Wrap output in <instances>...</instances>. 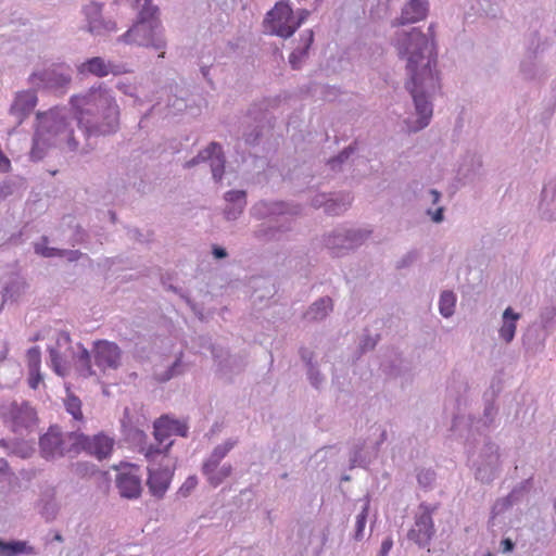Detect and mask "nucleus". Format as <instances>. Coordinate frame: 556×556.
I'll use <instances>...</instances> for the list:
<instances>
[{
  "label": "nucleus",
  "instance_id": "nucleus-6",
  "mask_svg": "<svg viewBox=\"0 0 556 556\" xmlns=\"http://www.w3.org/2000/svg\"><path fill=\"white\" fill-rule=\"evenodd\" d=\"M1 417L14 433L23 435L37 426V413L27 402H9L1 406Z\"/></svg>",
  "mask_w": 556,
  "mask_h": 556
},
{
  "label": "nucleus",
  "instance_id": "nucleus-4",
  "mask_svg": "<svg viewBox=\"0 0 556 556\" xmlns=\"http://www.w3.org/2000/svg\"><path fill=\"white\" fill-rule=\"evenodd\" d=\"M159 9L154 5H142L135 25L124 35L127 43L152 47L155 50L165 48L163 28L157 16Z\"/></svg>",
  "mask_w": 556,
  "mask_h": 556
},
{
  "label": "nucleus",
  "instance_id": "nucleus-33",
  "mask_svg": "<svg viewBox=\"0 0 556 556\" xmlns=\"http://www.w3.org/2000/svg\"><path fill=\"white\" fill-rule=\"evenodd\" d=\"M392 546H393V541L391 538H387L386 540H383L381 543L379 556H387L388 553L391 551Z\"/></svg>",
  "mask_w": 556,
  "mask_h": 556
},
{
  "label": "nucleus",
  "instance_id": "nucleus-34",
  "mask_svg": "<svg viewBox=\"0 0 556 556\" xmlns=\"http://www.w3.org/2000/svg\"><path fill=\"white\" fill-rule=\"evenodd\" d=\"M11 168L10 160L0 150V173H8Z\"/></svg>",
  "mask_w": 556,
  "mask_h": 556
},
{
  "label": "nucleus",
  "instance_id": "nucleus-31",
  "mask_svg": "<svg viewBox=\"0 0 556 556\" xmlns=\"http://www.w3.org/2000/svg\"><path fill=\"white\" fill-rule=\"evenodd\" d=\"M42 81H46L47 85L49 86H63L65 84H68L71 78L68 75H59V77L56 79H52L50 77H43V78H40Z\"/></svg>",
  "mask_w": 556,
  "mask_h": 556
},
{
  "label": "nucleus",
  "instance_id": "nucleus-13",
  "mask_svg": "<svg viewBox=\"0 0 556 556\" xmlns=\"http://www.w3.org/2000/svg\"><path fill=\"white\" fill-rule=\"evenodd\" d=\"M119 494L126 498H136L141 493V479L137 465H127L116 477Z\"/></svg>",
  "mask_w": 556,
  "mask_h": 556
},
{
  "label": "nucleus",
  "instance_id": "nucleus-16",
  "mask_svg": "<svg viewBox=\"0 0 556 556\" xmlns=\"http://www.w3.org/2000/svg\"><path fill=\"white\" fill-rule=\"evenodd\" d=\"M149 477H148V486L150 492L157 497H162L167 491L170 480H172V471L168 467H159L154 468L150 466L148 468Z\"/></svg>",
  "mask_w": 556,
  "mask_h": 556
},
{
  "label": "nucleus",
  "instance_id": "nucleus-14",
  "mask_svg": "<svg viewBox=\"0 0 556 556\" xmlns=\"http://www.w3.org/2000/svg\"><path fill=\"white\" fill-rule=\"evenodd\" d=\"M200 161H210L213 177L216 180L222 179L225 168V159L220 144L212 142L205 150L201 151L195 159L187 163V165H194Z\"/></svg>",
  "mask_w": 556,
  "mask_h": 556
},
{
  "label": "nucleus",
  "instance_id": "nucleus-5",
  "mask_svg": "<svg viewBox=\"0 0 556 556\" xmlns=\"http://www.w3.org/2000/svg\"><path fill=\"white\" fill-rule=\"evenodd\" d=\"M188 426L186 422L172 419L168 416H162L154 421V438L157 446L149 445L141 447L140 452L143 453L148 462L160 459L161 464L167 459L166 453L173 444L170 438L173 435L187 437Z\"/></svg>",
  "mask_w": 556,
  "mask_h": 556
},
{
  "label": "nucleus",
  "instance_id": "nucleus-17",
  "mask_svg": "<svg viewBox=\"0 0 556 556\" xmlns=\"http://www.w3.org/2000/svg\"><path fill=\"white\" fill-rule=\"evenodd\" d=\"M429 10L427 0H410L402 10L399 24H412L426 18Z\"/></svg>",
  "mask_w": 556,
  "mask_h": 556
},
{
  "label": "nucleus",
  "instance_id": "nucleus-46",
  "mask_svg": "<svg viewBox=\"0 0 556 556\" xmlns=\"http://www.w3.org/2000/svg\"><path fill=\"white\" fill-rule=\"evenodd\" d=\"M329 213H333V214H338L339 212L338 211H334L331 208V205H327V208H326Z\"/></svg>",
  "mask_w": 556,
  "mask_h": 556
},
{
  "label": "nucleus",
  "instance_id": "nucleus-37",
  "mask_svg": "<svg viewBox=\"0 0 556 556\" xmlns=\"http://www.w3.org/2000/svg\"><path fill=\"white\" fill-rule=\"evenodd\" d=\"M309 11L307 10H301L298 14V18H294V23H299V27L301 24L308 17Z\"/></svg>",
  "mask_w": 556,
  "mask_h": 556
},
{
  "label": "nucleus",
  "instance_id": "nucleus-25",
  "mask_svg": "<svg viewBox=\"0 0 556 556\" xmlns=\"http://www.w3.org/2000/svg\"><path fill=\"white\" fill-rule=\"evenodd\" d=\"M64 404L67 413L71 414L75 420L81 421L84 419L81 401L77 396L68 393Z\"/></svg>",
  "mask_w": 556,
  "mask_h": 556
},
{
  "label": "nucleus",
  "instance_id": "nucleus-18",
  "mask_svg": "<svg viewBox=\"0 0 556 556\" xmlns=\"http://www.w3.org/2000/svg\"><path fill=\"white\" fill-rule=\"evenodd\" d=\"M37 104V97L33 91H22L16 94V98L11 106V113L16 115L18 123L30 114Z\"/></svg>",
  "mask_w": 556,
  "mask_h": 556
},
{
  "label": "nucleus",
  "instance_id": "nucleus-36",
  "mask_svg": "<svg viewBox=\"0 0 556 556\" xmlns=\"http://www.w3.org/2000/svg\"><path fill=\"white\" fill-rule=\"evenodd\" d=\"M503 553H508L514 549V543L510 539H504L501 543Z\"/></svg>",
  "mask_w": 556,
  "mask_h": 556
},
{
  "label": "nucleus",
  "instance_id": "nucleus-21",
  "mask_svg": "<svg viewBox=\"0 0 556 556\" xmlns=\"http://www.w3.org/2000/svg\"><path fill=\"white\" fill-rule=\"evenodd\" d=\"M330 311H332V300L330 298H323L313 303L305 313V317L309 320H319L325 318Z\"/></svg>",
  "mask_w": 556,
  "mask_h": 556
},
{
  "label": "nucleus",
  "instance_id": "nucleus-49",
  "mask_svg": "<svg viewBox=\"0 0 556 556\" xmlns=\"http://www.w3.org/2000/svg\"><path fill=\"white\" fill-rule=\"evenodd\" d=\"M429 31H430L431 34H432V31H434V28H433V26H432V25H430V27H429Z\"/></svg>",
  "mask_w": 556,
  "mask_h": 556
},
{
  "label": "nucleus",
  "instance_id": "nucleus-7",
  "mask_svg": "<svg viewBox=\"0 0 556 556\" xmlns=\"http://www.w3.org/2000/svg\"><path fill=\"white\" fill-rule=\"evenodd\" d=\"M77 432L63 433L58 426H51L39 439L40 454L46 459H54L66 455L75 456L72 437Z\"/></svg>",
  "mask_w": 556,
  "mask_h": 556
},
{
  "label": "nucleus",
  "instance_id": "nucleus-2",
  "mask_svg": "<svg viewBox=\"0 0 556 556\" xmlns=\"http://www.w3.org/2000/svg\"><path fill=\"white\" fill-rule=\"evenodd\" d=\"M78 124L88 132L109 134L118 124L119 110L111 91L101 85L71 99Z\"/></svg>",
  "mask_w": 556,
  "mask_h": 556
},
{
  "label": "nucleus",
  "instance_id": "nucleus-9",
  "mask_svg": "<svg viewBox=\"0 0 556 556\" xmlns=\"http://www.w3.org/2000/svg\"><path fill=\"white\" fill-rule=\"evenodd\" d=\"M266 22L273 34L283 38L291 37L299 28V23H294L292 8L283 1L276 3L268 12Z\"/></svg>",
  "mask_w": 556,
  "mask_h": 556
},
{
  "label": "nucleus",
  "instance_id": "nucleus-8",
  "mask_svg": "<svg viewBox=\"0 0 556 556\" xmlns=\"http://www.w3.org/2000/svg\"><path fill=\"white\" fill-rule=\"evenodd\" d=\"M72 440H74L72 446H74L76 455L85 452L99 460L108 458L112 454L115 444V440L103 432L92 437L77 432V435L72 437Z\"/></svg>",
  "mask_w": 556,
  "mask_h": 556
},
{
  "label": "nucleus",
  "instance_id": "nucleus-20",
  "mask_svg": "<svg viewBox=\"0 0 556 556\" xmlns=\"http://www.w3.org/2000/svg\"><path fill=\"white\" fill-rule=\"evenodd\" d=\"M519 314L513 312L510 307L506 308L503 314V325L500 329V336L506 342H510L516 332V321L519 319Z\"/></svg>",
  "mask_w": 556,
  "mask_h": 556
},
{
  "label": "nucleus",
  "instance_id": "nucleus-26",
  "mask_svg": "<svg viewBox=\"0 0 556 556\" xmlns=\"http://www.w3.org/2000/svg\"><path fill=\"white\" fill-rule=\"evenodd\" d=\"M28 370H37L41 367V351L39 346L30 348L26 353Z\"/></svg>",
  "mask_w": 556,
  "mask_h": 556
},
{
  "label": "nucleus",
  "instance_id": "nucleus-27",
  "mask_svg": "<svg viewBox=\"0 0 556 556\" xmlns=\"http://www.w3.org/2000/svg\"><path fill=\"white\" fill-rule=\"evenodd\" d=\"M204 472L205 475L208 476V480L211 482V484H213L214 486L218 485L225 478H227L230 472H231V468L230 466L228 467H223L218 473H211L210 471V465L208 464H205L204 465Z\"/></svg>",
  "mask_w": 556,
  "mask_h": 556
},
{
  "label": "nucleus",
  "instance_id": "nucleus-45",
  "mask_svg": "<svg viewBox=\"0 0 556 556\" xmlns=\"http://www.w3.org/2000/svg\"><path fill=\"white\" fill-rule=\"evenodd\" d=\"M8 351H3L0 353V362L4 361L7 358Z\"/></svg>",
  "mask_w": 556,
  "mask_h": 556
},
{
  "label": "nucleus",
  "instance_id": "nucleus-40",
  "mask_svg": "<svg viewBox=\"0 0 556 556\" xmlns=\"http://www.w3.org/2000/svg\"><path fill=\"white\" fill-rule=\"evenodd\" d=\"M290 63L292 65L293 68H298L299 65H298V55L295 52H292L291 55H290Z\"/></svg>",
  "mask_w": 556,
  "mask_h": 556
},
{
  "label": "nucleus",
  "instance_id": "nucleus-23",
  "mask_svg": "<svg viewBox=\"0 0 556 556\" xmlns=\"http://www.w3.org/2000/svg\"><path fill=\"white\" fill-rule=\"evenodd\" d=\"M26 283L20 280H13L8 283L2 291V300L3 302H13L16 301L22 293L24 292Z\"/></svg>",
  "mask_w": 556,
  "mask_h": 556
},
{
  "label": "nucleus",
  "instance_id": "nucleus-22",
  "mask_svg": "<svg viewBox=\"0 0 556 556\" xmlns=\"http://www.w3.org/2000/svg\"><path fill=\"white\" fill-rule=\"evenodd\" d=\"M79 352L76 356L77 359V370L79 375L83 377H90L94 375V371L91 366V356L89 351L84 348L81 344H78Z\"/></svg>",
  "mask_w": 556,
  "mask_h": 556
},
{
  "label": "nucleus",
  "instance_id": "nucleus-38",
  "mask_svg": "<svg viewBox=\"0 0 556 556\" xmlns=\"http://www.w3.org/2000/svg\"><path fill=\"white\" fill-rule=\"evenodd\" d=\"M213 254H214L215 257L222 258V257L226 256V251L223 248L214 247Z\"/></svg>",
  "mask_w": 556,
  "mask_h": 556
},
{
  "label": "nucleus",
  "instance_id": "nucleus-42",
  "mask_svg": "<svg viewBox=\"0 0 556 556\" xmlns=\"http://www.w3.org/2000/svg\"><path fill=\"white\" fill-rule=\"evenodd\" d=\"M431 194H432V202L433 203H438L439 202V199H440V193L437 191V190H431Z\"/></svg>",
  "mask_w": 556,
  "mask_h": 556
},
{
  "label": "nucleus",
  "instance_id": "nucleus-30",
  "mask_svg": "<svg viewBox=\"0 0 556 556\" xmlns=\"http://www.w3.org/2000/svg\"><path fill=\"white\" fill-rule=\"evenodd\" d=\"M29 377H28V386L31 389H37L38 386L42 381V376L40 374V369L37 370H28Z\"/></svg>",
  "mask_w": 556,
  "mask_h": 556
},
{
  "label": "nucleus",
  "instance_id": "nucleus-39",
  "mask_svg": "<svg viewBox=\"0 0 556 556\" xmlns=\"http://www.w3.org/2000/svg\"><path fill=\"white\" fill-rule=\"evenodd\" d=\"M432 219L435 222V223H439L443 219V208L440 207L437 210V212L434 213Z\"/></svg>",
  "mask_w": 556,
  "mask_h": 556
},
{
  "label": "nucleus",
  "instance_id": "nucleus-29",
  "mask_svg": "<svg viewBox=\"0 0 556 556\" xmlns=\"http://www.w3.org/2000/svg\"><path fill=\"white\" fill-rule=\"evenodd\" d=\"M0 547L4 551H10L13 554L31 552V548H27L26 543L24 542H14L10 544L0 542Z\"/></svg>",
  "mask_w": 556,
  "mask_h": 556
},
{
  "label": "nucleus",
  "instance_id": "nucleus-15",
  "mask_svg": "<svg viewBox=\"0 0 556 556\" xmlns=\"http://www.w3.org/2000/svg\"><path fill=\"white\" fill-rule=\"evenodd\" d=\"M80 74H91L97 77H105L110 74L121 75L124 71L118 65H114L111 62H105L100 56L88 59L86 62L78 66Z\"/></svg>",
  "mask_w": 556,
  "mask_h": 556
},
{
  "label": "nucleus",
  "instance_id": "nucleus-19",
  "mask_svg": "<svg viewBox=\"0 0 556 556\" xmlns=\"http://www.w3.org/2000/svg\"><path fill=\"white\" fill-rule=\"evenodd\" d=\"M225 199L229 203H235L233 207H227L225 215L227 219H236L245 205V192L241 190L228 191Z\"/></svg>",
  "mask_w": 556,
  "mask_h": 556
},
{
  "label": "nucleus",
  "instance_id": "nucleus-10",
  "mask_svg": "<svg viewBox=\"0 0 556 556\" xmlns=\"http://www.w3.org/2000/svg\"><path fill=\"white\" fill-rule=\"evenodd\" d=\"M67 352H73L71 336L67 331H60L55 346L49 349L50 366L58 376L65 377L70 371Z\"/></svg>",
  "mask_w": 556,
  "mask_h": 556
},
{
  "label": "nucleus",
  "instance_id": "nucleus-24",
  "mask_svg": "<svg viewBox=\"0 0 556 556\" xmlns=\"http://www.w3.org/2000/svg\"><path fill=\"white\" fill-rule=\"evenodd\" d=\"M456 296L451 291H444L440 296L439 309L444 317H450L454 313Z\"/></svg>",
  "mask_w": 556,
  "mask_h": 556
},
{
  "label": "nucleus",
  "instance_id": "nucleus-32",
  "mask_svg": "<svg viewBox=\"0 0 556 556\" xmlns=\"http://www.w3.org/2000/svg\"><path fill=\"white\" fill-rule=\"evenodd\" d=\"M231 447H232V444H229V445H226V446H218V447H216L214 450L213 457L216 460L222 459Z\"/></svg>",
  "mask_w": 556,
  "mask_h": 556
},
{
  "label": "nucleus",
  "instance_id": "nucleus-3",
  "mask_svg": "<svg viewBox=\"0 0 556 556\" xmlns=\"http://www.w3.org/2000/svg\"><path fill=\"white\" fill-rule=\"evenodd\" d=\"M38 118L40 123L35 132L30 151V157L33 160L38 161L42 159L51 137L58 138L61 142H66L71 149L77 148L78 143L73 137V130L68 128L66 121L56 112L50 111L48 113L38 114Z\"/></svg>",
  "mask_w": 556,
  "mask_h": 556
},
{
  "label": "nucleus",
  "instance_id": "nucleus-1",
  "mask_svg": "<svg viewBox=\"0 0 556 556\" xmlns=\"http://www.w3.org/2000/svg\"><path fill=\"white\" fill-rule=\"evenodd\" d=\"M396 49L400 58L407 60L405 87L413 97L418 115L417 125L413 128L416 131L426 127L432 116V105L427 98L441 87L438 59L433 42L418 28L401 34Z\"/></svg>",
  "mask_w": 556,
  "mask_h": 556
},
{
  "label": "nucleus",
  "instance_id": "nucleus-44",
  "mask_svg": "<svg viewBox=\"0 0 556 556\" xmlns=\"http://www.w3.org/2000/svg\"><path fill=\"white\" fill-rule=\"evenodd\" d=\"M348 156H349V151H348V150H344V151L340 154V156H339V161H340V162H343V159H348Z\"/></svg>",
  "mask_w": 556,
  "mask_h": 556
},
{
  "label": "nucleus",
  "instance_id": "nucleus-28",
  "mask_svg": "<svg viewBox=\"0 0 556 556\" xmlns=\"http://www.w3.org/2000/svg\"><path fill=\"white\" fill-rule=\"evenodd\" d=\"M368 507H369L368 503H365L362 511L356 517V522H355V539L356 540H361L363 538L365 526H366V520H367V515H368Z\"/></svg>",
  "mask_w": 556,
  "mask_h": 556
},
{
  "label": "nucleus",
  "instance_id": "nucleus-47",
  "mask_svg": "<svg viewBox=\"0 0 556 556\" xmlns=\"http://www.w3.org/2000/svg\"><path fill=\"white\" fill-rule=\"evenodd\" d=\"M188 482H189L190 486H194V484H195V480L194 479H190Z\"/></svg>",
  "mask_w": 556,
  "mask_h": 556
},
{
  "label": "nucleus",
  "instance_id": "nucleus-48",
  "mask_svg": "<svg viewBox=\"0 0 556 556\" xmlns=\"http://www.w3.org/2000/svg\"><path fill=\"white\" fill-rule=\"evenodd\" d=\"M137 1L139 2L140 0H137ZM143 5H152V4H151V0H144Z\"/></svg>",
  "mask_w": 556,
  "mask_h": 556
},
{
  "label": "nucleus",
  "instance_id": "nucleus-35",
  "mask_svg": "<svg viewBox=\"0 0 556 556\" xmlns=\"http://www.w3.org/2000/svg\"><path fill=\"white\" fill-rule=\"evenodd\" d=\"M35 250H36V253H38V254H40V255H42L45 257L53 256L54 255V251H55L52 248H41L39 245H36Z\"/></svg>",
  "mask_w": 556,
  "mask_h": 556
},
{
  "label": "nucleus",
  "instance_id": "nucleus-43",
  "mask_svg": "<svg viewBox=\"0 0 556 556\" xmlns=\"http://www.w3.org/2000/svg\"><path fill=\"white\" fill-rule=\"evenodd\" d=\"M328 244H329L331 248H333V249H334V248H339V245H338V244H336L334 242H333V243L329 242ZM352 247H353V244H352V243H350V244H348V245H346V244H341V245H340V248H352Z\"/></svg>",
  "mask_w": 556,
  "mask_h": 556
},
{
  "label": "nucleus",
  "instance_id": "nucleus-12",
  "mask_svg": "<svg viewBox=\"0 0 556 556\" xmlns=\"http://www.w3.org/2000/svg\"><path fill=\"white\" fill-rule=\"evenodd\" d=\"M422 510L416 518L414 527L410 529L408 536L420 546L430 543L434 534V525L432 520L433 508L421 506Z\"/></svg>",
  "mask_w": 556,
  "mask_h": 556
},
{
  "label": "nucleus",
  "instance_id": "nucleus-41",
  "mask_svg": "<svg viewBox=\"0 0 556 556\" xmlns=\"http://www.w3.org/2000/svg\"><path fill=\"white\" fill-rule=\"evenodd\" d=\"M312 42H313V33L311 31L309 35H308V38H307V43H306L304 50L301 52V55H305L306 54V50L309 48Z\"/></svg>",
  "mask_w": 556,
  "mask_h": 556
},
{
  "label": "nucleus",
  "instance_id": "nucleus-11",
  "mask_svg": "<svg viewBox=\"0 0 556 556\" xmlns=\"http://www.w3.org/2000/svg\"><path fill=\"white\" fill-rule=\"evenodd\" d=\"M96 365L101 369H116L121 364L122 351L114 342L98 340L92 349Z\"/></svg>",
  "mask_w": 556,
  "mask_h": 556
}]
</instances>
